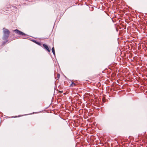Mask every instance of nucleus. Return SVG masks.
I'll use <instances>...</instances> for the list:
<instances>
[{
  "label": "nucleus",
  "instance_id": "obj_6",
  "mask_svg": "<svg viewBox=\"0 0 147 147\" xmlns=\"http://www.w3.org/2000/svg\"><path fill=\"white\" fill-rule=\"evenodd\" d=\"M75 84L73 82H72V83L71 84V86H75Z\"/></svg>",
  "mask_w": 147,
  "mask_h": 147
},
{
  "label": "nucleus",
  "instance_id": "obj_7",
  "mask_svg": "<svg viewBox=\"0 0 147 147\" xmlns=\"http://www.w3.org/2000/svg\"><path fill=\"white\" fill-rule=\"evenodd\" d=\"M57 77L58 79H59L60 77V75L59 74H57Z\"/></svg>",
  "mask_w": 147,
  "mask_h": 147
},
{
  "label": "nucleus",
  "instance_id": "obj_1",
  "mask_svg": "<svg viewBox=\"0 0 147 147\" xmlns=\"http://www.w3.org/2000/svg\"><path fill=\"white\" fill-rule=\"evenodd\" d=\"M3 32L4 33V39H7L8 38L9 36L10 32L8 29H6L4 28L3 29Z\"/></svg>",
  "mask_w": 147,
  "mask_h": 147
},
{
  "label": "nucleus",
  "instance_id": "obj_9",
  "mask_svg": "<svg viewBox=\"0 0 147 147\" xmlns=\"http://www.w3.org/2000/svg\"><path fill=\"white\" fill-rule=\"evenodd\" d=\"M59 92H61L60 91H59Z\"/></svg>",
  "mask_w": 147,
  "mask_h": 147
},
{
  "label": "nucleus",
  "instance_id": "obj_4",
  "mask_svg": "<svg viewBox=\"0 0 147 147\" xmlns=\"http://www.w3.org/2000/svg\"><path fill=\"white\" fill-rule=\"evenodd\" d=\"M33 42H35V43H36V44L38 45H41V43L40 42H37L35 40H33Z\"/></svg>",
  "mask_w": 147,
  "mask_h": 147
},
{
  "label": "nucleus",
  "instance_id": "obj_8",
  "mask_svg": "<svg viewBox=\"0 0 147 147\" xmlns=\"http://www.w3.org/2000/svg\"><path fill=\"white\" fill-rule=\"evenodd\" d=\"M16 117H20V116H16Z\"/></svg>",
  "mask_w": 147,
  "mask_h": 147
},
{
  "label": "nucleus",
  "instance_id": "obj_3",
  "mask_svg": "<svg viewBox=\"0 0 147 147\" xmlns=\"http://www.w3.org/2000/svg\"><path fill=\"white\" fill-rule=\"evenodd\" d=\"M43 46L49 52H50V50L47 45L45 44H44L43 45Z\"/></svg>",
  "mask_w": 147,
  "mask_h": 147
},
{
  "label": "nucleus",
  "instance_id": "obj_2",
  "mask_svg": "<svg viewBox=\"0 0 147 147\" xmlns=\"http://www.w3.org/2000/svg\"><path fill=\"white\" fill-rule=\"evenodd\" d=\"M13 31L15 32L16 34H18L19 35L25 36L26 35L24 33L19 30L18 29H16L15 30H13Z\"/></svg>",
  "mask_w": 147,
  "mask_h": 147
},
{
  "label": "nucleus",
  "instance_id": "obj_5",
  "mask_svg": "<svg viewBox=\"0 0 147 147\" xmlns=\"http://www.w3.org/2000/svg\"><path fill=\"white\" fill-rule=\"evenodd\" d=\"M52 52L53 53V54L54 55H55V49H54V47H53L52 49Z\"/></svg>",
  "mask_w": 147,
  "mask_h": 147
}]
</instances>
